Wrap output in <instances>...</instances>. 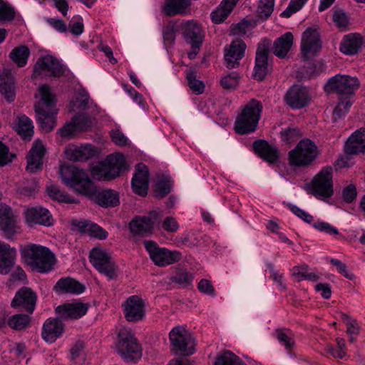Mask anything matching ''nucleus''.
I'll list each match as a JSON object with an SVG mask.
<instances>
[{"label": "nucleus", "instance_id": "1", "mask_svg": "<svg viewBox=\"0 0 365 365\" xmlns=\"http://www.w3.org/2000/svg\"><path fill=\"white\" fill-rule=\"evenodd\" d=\"M60 175L65 185L87 197H95L97 203L102 207H114L120 203L118 195L115 191H97L88 174L76 166L61 168Z\"/></svg>", "mask_w": 365, "mask_h": 365}, {"label": "nucleus", "instance_id": "2", "mask_svg": "<svg viewBox=\"0 0 365 365\" xmlns=\"http://www.w3.org/2000/svg\"><path fill=\"white\" fill-rule=\"evenodd\" d=\"M23 262L33 271L47 273L53 269L56 259L53 252L41 245L28 243L20 248Z\"/></svg>", "mask_w": 365, "mask_h": 365}, {"label": "nucleus", "instance_id": "3", "mask_svg": "<svg viewBox=\"0 0 365 365\" xmlns=\"http://www.w3.org/2000/svg\"><path fill=\"white\" fill-rule=\"evenodd\" d=\"M41 103L35 106L37 122L43 132L51 131L56 125V111L54 109V96L49 86H41L38 89Z\"/></svg>", "mask_w": 365, "mask_h": 365}, {"label": "nucleus", "instance_id": "4", "mask_svg": "<svg viewBox=\"0 0 365 365\" xmlns=\"http://www.w3.org/2000/svg\"><path fill=\"white\" fill-rule=\"evenodd\" d=\"M319 155L320 151L316 143L308 138H304L289 152V163L293 167H307L311 165Z\"/></svg>", "mask_w": 365, "mask_h": 365}, {"label": "nucleus", "instance_id": "5", "mask_svg": "<svg viewBox=\"0 0 365 365\" xmlns=\"http://www.w3.org/2000/svg\"><path fill=\"white\" fill-rule=\"evenodd\" d=\"M360 83L357 78L348 75H335L324 86L325 91L337 94L340 98L348 99L358 90Z\"/></svg>", "mask_w": 365, "mask_h": 365}, {"label": "nucleus", "instance_id": "6", "mask_svg": "<svg viewBox=\"0 0 365 365\" xmlns=\"http://www.w3.org/2000/svg\"><path fill=\"white\" fill-rule=\"evenodd\" d=\"M143 244L150 259L158 267L168 266L179 262L182 258L179 251L160 247L152 240H145Z\"/></svg>", "mask_w": 365, "mask_h": 365}, {"label": "nucleus", "instance_id": "7", "mask_svg": "<svg viewBox=\"0 0 365 365\" xmlns=\"http://www.w3.org/2000/svg\"><path fill=\"white\" fill-rule=\"evenodd\" d=\"M118 352L126 361L135 362L142 356V349L135 336L127 329L118 334Z\"/></svg>", "mask_w": 365, "mask_h": 365}, {"label": "nucleus", "instance_id": "8", "mask_svg": "<svg viewBox=\"0 0 365 365\" xmlns=\"http://www.w3.org/2000/svg\"><path fill=\"white\" fill-rule=\"evenodd\" d=\"M66 68L53 56L40 57L35 63L32 78H59L64 75Z\"/></svg>", "mask_w": 365, "mask_h": 365}, {"label": "nucleus", "instance_id": "9", "mask_svg": "<svg viewBox=\"0 0 365 365\" xmlns=\"http://www.w3.org/2000/svg\"><path fill=\"white\" fill-rule=\"evenodd\" d=\"M332 168H323L312 180L310 191L316 197L329 198L334 192L332 184Z\"/></svg>", "mask_w": 365, "mask_h": 365}, {"label": "nucleus", "instance_id": "10", "mask_svg": "<svg viewBox=\"0 0 365 365\" xmlns=\"http://www.w3.org/2000/svg\"><path fill=\"white\" fill-rule=\"evenodd\" d=\"M171 345L177 354L191 355L194 353V339L184 327L178 326L169 334Z\"/></svg>", "mask_w": 365, "mask_h": 365}, {"label": "nucleus", "instance_id": "11", "mask_svg": "<svg viewBox=\"0 0 365 365\" xmlns=\"http://www.w3.org/2000/svg\"><path fill=\"white\" fill-rule=\"evenodd\" d=\"M162 217L161 210L151 211L148 216H136L129 223L130 231L135 235L142 237L150 235Z\"/></svg>", "mask_w": 365, "mask_h": 365}, {"label": "nucleus", "instance_id": "12", "mask_svg": "<svg viewBox=\"0 0 365 365\" xmlns=\"http://www.w3.org/2000/svg\"><path fill=\"white\" fill-rule=\"evenodd\" d=\"M89 259L93 266L108 279H113L115 275L116 266L112 261L110 255L105 250L95 247L91 250Z\"/></svg>", "mask_w": 365, "mask_h": 365}, {"label": "nucleus", "instance_id": "13", "mask_svg": "<svg viewBox=\"0 0 365 365\" xmlns=\"http://www.w3.org/2000/svg\"><path fill=\"white\" fill-rule=\"evenodd\" d=\"M271 41L264 38L257 46L255 65V78L258 81L263 80L269 72L268 56Z\"/></svg>", "mask_w": 365, "mask_h": 365}, {"label": "nucleus", "instance_id": "14", "mask_svg": "<svg viewBox=\"0 0 365 365\" xmlns=\"http://www.w3.org/2000/svg\"><path fill=\"white\" fill-rule=\"evenodd\" d=\"M322 42L319 34L317 29L308 28L302 34L301 41V53L304 60L314 56L319 51Z\"/></svg>", "mask_w": 365, "mask_h": 365}, {"label": "nucleus", "instance_id": "15", "mask_svg": "<svg viewBox=\"0 0 365 365\" xmlns=\"http://www.w3.org/2000/svg\"><path fill=\"white\" fill-rule=\"evenodd\" d=\"M0 230L8 240H11L20 230L17 225V216L5 204H0Z\"/></svg>", "mask_w": 365, "mask_h": 365}, {"label": "nucleus", "instance_id": "16", "mask_svg": "<svg viewBox=\"0 0 365 365\" xmlns=\"http://www.w3.org/2000/svg\"><path fill=\"white\" fill-rule=\"evenodd\" d=\"M24 215L29 227L35 225L48 227L53 224V218L48 210L41 206L27 207L24 210Z\"/></svg>", "mask_w": 365, "mask_h": 365}, {"label": "nucleus", "instance_id": "17", "mask_svg": "<svg viewBox=\"0 0 365 365\" xmlns=\"http://www.w3.org/2000/svg\"><path fill=\"white\" fill-rule=\"evenodd\" d=\"M125 318L128 322L141 320L144 317V303L137 295L129 297L122 304Z\"/></svg>", "mask_w": 365, "mask_h": 365}, {"label": "nucleus", "instance_id": "18", "mask_svg": "<svg viewBox=\"0 0 365 365\" xmlns=\"http://www.w3.org/2000/svg\"><path fill=\"white\" fill-rule=\"evenodd\" d=\"M285 101L292 108L301 109L309 104L310 96L305 87L294 85L286 93Z\"/></svg>", "mask_w": 365, "mask_h": 365}, {"label": "nucleus", "instance_id": "19", "mask_svg": "<svg viewBox=\"0 0 365 365\" xmlns=\"http://www.w3.org/2000/svg\"><path fill=\"white\" fill-rule=\"evenodd\" d=\"M149 170L143 163H139L135 167V172L131 180L133 192L141 196H145L148 190Z\"/></svg>", "mask_w": 365, "mask_h": 365}, {"label": "nucleus", "instance_id": "20", "mask_svg": "<svg viewBox=\"0 0 365 365\" xmlns=\"http://www.w3.org/2000/svg\"><path fill=\"white\" fill-rule=\"evenodd\" d=\"M182 36L191 48H200L202 43V29L195 21H187L181 24Z\"/></svg>", "mask_w": 365, "mask_h": 365}, {"label": "nucleus", "instance_id": "21", "mask_svg": "<svg viewBox=\"0 0 365 365\" xmlns=\"http://www.w3.org/2000/svg\"><path fill=\"white\" fill-rule=\"evenodd\" d=\"M36 299V294L31 289L23 287L16 292L11 305L13 307H21L29 314H32L35 309Z\"/></svg>", "mask_w": 365, "mask_h": 365}, {"label": "nucleus", "instance_id": "22", "mask_svg": "<svg viewBox=\"0 0 365 365\" xmlns=\"http://www.w3.org/2000/svg\"><path fill=\"white\" fill-rule=\"evenodd\" d=\"M45 154V148L42 142L36 140L33 147L27 155L26 170L30 173H35L42 169L43 157Z\"/></svg>", "mask_w": 365, "mask_h": 365}, {"label": "nucleus", "instance_id": "23", "mask_svg": "<svg viewBox=\"0 0 365 365\" xmlns=\"http://www.w3.org/2000/svg\"><path fill=\"white\" fill-rule=\"evenodd\" d=\"M88 307L82 302L67 303L56 308V312L60 318L77 319L86 314Z\"/></svg>", "mask_w": 365, "mask_h": 365}, {"label": "nucleus", "instance_id": "24", "mask_svg": "<svg viewBox=\"0 0 365 365\" xmlns=\"http://www.w3.org/2000/svg\"><path fill=\"white\" fill-rule=\"evenodd\" d=\"M64 330V324L58 318L47 319L42 327V338L48 343L54 342L61 336Z\"/></svg>", "mask_w": 365, "mask_h": 365}, {"label": "nucleus", "instance_id": "25", "mask_svg": "<svg viewBox=\"0 0 365 365\" xmlns=\"http://www.w3.org/2000/svg\"><path fill=\"white\" fill-rule=\"evenodd\" d=\"M255 153L269 164L276 163L279 158V150L264 140H257L252 143Z\"/></svg>", "mask_w": 365, "mask_h": 365}, {"label": "nucleus", "instance_id": "26", "mask_svg": "<svg viewBox=\"0 0 365 365\" xmlns=\"http://www.w3.org/2000/svg\"><path fill=\"white\" fill-rule=\"evenodd\" d=\"M246 48L245 43L240 39L233 40L228 48H225V59L227 67L235 68L239 61L244 56Z\"/></svg>", "mask_w": 365, "mask_h": 365}, {"label": "nucleus", "instance_id": "27", "mask_svg": "<svg viewBox=\"0 0 365 365\" xmlns=\"http://www.w3.org/2000/svg\"><path fill=\"white\" fill-rule=\"evenodd\" d=\"M16 250L9 245L0 241V274L10 272L15 263Z\"/></svg>", "mask_w": 365, "mask_h": 365}, {"label": "nucleus", "instance_id": "28", "mask_svg": "<svg viewBox=\"0 0 365 365\" xmlns=\"http://www.w3.org/2000/svg\"><path fill=\"white\" fill-rule=\"evenodd\" d=\"M363 42V38L360 34L350 33L342 38L339 50L344 54L353 56L359 51Z\"/></svg>", "mask_w": 365, "mask_h": 365}, {"label": "nucleus", "instance_id": "29", "mask_svg": "<svg viewBox=\"0 0 365 365\" xmlns=\"http://www.w3.org/2000/svg\"><path fill=\"white\" fill-rule=\"evenodd\" d=\"M0 92L9 101L15 98V83L12 71L9 68H4L0 73Z\"/></svg>", "mask_w": 365, "mask_h": 365}, {"label": "nucleus", "instance_id": "30", "mask_svg": "<svg viewBox=\"0 0 365 365\" xmlns=\"http://www.w3.org/2000/svg\"><path fill=\"white\" fill-rule=\"evenodd\" d=\"M191 0H165L162 6V12L167 16L185 15L188 13Z\"/></svg>", "mask_w": 365, "mask_h": 365}, {"label": "nucleus", "instance_id": "31", "mask_svg": "<svg viewBox=\"0 0 365 365\" xmlns=\"http://www.w3.org/2000/svg\"><path fill=\"white\" fill-rule=\"evenodd\" d=\"M65 155L69 160L85 161L94 155V150L90 145H70L66 148Z\"/></svg>", "mask_w": 365, "mask_h": 365}, {"label": "nucleus", "instance_id": "32", "mask_svg": "<svg viewBox=\"0 0 365 365\" xmlns=\"http://www.w3.org/2000/svg\"><path fill=\"white\" fill-rule=\"evenodd\" d=\"M347 154H359L365 151V129L355 131L347 140L345 147Z\"/></svg>", "mask_w": 365, "mask_h": 365}, {"label": "nucleus", "instance_id": "33", "mask_svg": "<svg viewBox=\"0 0 365 365\" xmlns=\"http://www.w3.org/2000/svg\"><path fill=\"white\" fill-rule=\"evenodd\" d=\"M293 41V34L289 31L284 33L274 41L273 44L274 54L278 58H284L290 51Z\"/></svg>", "mask_w": 365, "mask_h": 365}, {"label": "nucleus", "instance_id": "34", "mask_svg": "<svg viewBox=\"0 0 365 365\" xmlns=\"http://www.w3.org/2000/svg\"><path fill=\"white\" fill-rule=\"evenodd\" d=\"M274 0H259L255 17L252 18V28L266 21L274 11Z\"/></svg>", "mask_w": 365, "mask_h": 365}, {"label": "nucleus", "instance_id": "35", "mask_svg": "<svg viewBox=\"0 0 365 365\" xmlns=\"http://www.w3.org/2000/svg\"><path fill=\"white\" fill-rule=\"evenodd\" d=\"M105 162L113 179L127 169L125 157L120 153L109 155L105 159Z\"/></svg>", "mask_w": 365, "mask_h": 365}, {"label": "nucleus", "instance_id": "36", "mask_svg": "<svg viewBox=\"0 0 365 365\" xmlns=\"http://www.w3.org/2000/svg\"><path fill=\"white\" fill-rule=\"evenodd\" d=\"M237 133L245 135L251 131V104H247L237 117L235 123Z\"/></svg>", "mask_w": 365, "mask_h": 365}, {"label": "nucleus", "instance_id": "37", "mask_svg": "<svg viewBox=\"0 0 365 365\" xmlns=\"http://www.w3.org/2000/svg\"><path fill=\"white\" fill-rule=\"evenodd\" d=\"M239 0H223L211 14V19L215 24L224 21L231 14Z\"/></svg>", "mask_w": 365, "mask_h": 365}, {"label": "nucleus", "instance_id": "38", "mask_svg": "<svg viewBox=\"0 0 365 365\" xmlns=\"http://www.w3.org/2000/svg\"><path fill=\"white\" fill-rule=\"evenodd\" d=\"M55 289L64 293L79 294L83 292L85 287L74 279L68 277L59 279Z\"/></svg>", "mask_w": 365, "mask_h": 365}, {"label": "nucleus", "instance_id": "39", "mask_svg": "<svg viewBox=\"0 0 365 365\" xmlns=\"http://www.w3.org/2000/svg\"><path fill=\"white\" fill-rule=\"evenodd\" d=\"M13 128L23 138H31L34 134V125L31 120L25 115L16 117Z\"/></svg>", "mask_w": 365, "mask_h": 365}, {"label": "nucleus", "instance_id": "40", "mask_svg": "<svg viewBox=\"0 0 365 365\" xmlns=\"http://www.w3.org/2000/svg\"><path fill=\"white\" fill-rule=\"evenodd\" d=\"M30 56V50L26 46L14 48L9 53L11 60L19 68L26 65Z\"/></svg>", "mask_w": 365, "mask_h": 365}, {"label": "nucleus", "instance_id": "41", "mask_svg": "<svg viewBox=\"0 0 365 365\" xmlns=\"http://www.w3.org/2000/svg\"><path fill=\"white\" fill-rule=\"evenodd\" d=\"M214 365H245L239 356L226 350L217 354Z\"/></svg>", "mask_w": 365, "mask_h": 365}, {"label": "nucleus", "instance_id": "42", "mask_svg": "<svg viewBox=\"0 0 365 365\" xmlns=\"http://www.w3.org/2000/svg\"><path fill=\"white\" fill-rule=\"evenodd\" d=\"M274 336L287 351H291L294 347L295 341L290 330L277 329L274 331Z\"/></svg>", "mask_w": 365, "mask_h": 365}, {"label": "nucleus", "instance_id": "43", "mask_svg": "<svg viewBox=\"0 0 365 365\" xmlns=\"http://www.w3.org/2000/svg\"><path fill=\"white\" fill-rule=\"evenodd\" d=\"M185 77L187 81V83L190 89L195 94H201L205 90V83L203 81L197 78V76L195 71L192 70H187L185 71Z\"/></svg>", "mask_w": 365, "mask_h": 365}, {"label": "nucleus", "instance_id": "44", "mask_svg": "<svg viewBox=\"0 0 365 365\" xmlns=\"http://www.w3.org/2000/svg\"><path fill=\"white\" fill-rule=\"evenodd\" d=\"M91 175L98 180H110L113 179L105 160L100 162L92 168Z\"/></svg>", "mask_w": 365, "mask_h": 365}, {"label": "nucleus", "instance_id": "45", "mask_svg": "<svg viewBox=\"0 0 365 365\" xmlns=\"http://www.w3.org/2000/svg\"><path fill=\"white\" fill-rule=\"evenodd\" d=\"M47 192L51 197L59 202H64L67 203H73L76 202V200L73 199L69 195L61 190L55 185H51L48 186Z\"/></svg>", "mask_w": 365, "mask_h": 365}, {"label": "nucleus", "instance_id": "46", "mask_svg": "<svg viewBox=\"0 0 365 365\" xmlns=\"http://www.w3.org/2000/svg\"><path fill=\"white\" fill-rule=\"evenodd\" d=\"M193 275L185 270H180L170 278L171 282L176 283L182 287H186L192 284Z\"/></svg>", "mask_w": 365, "mask_h": 365}, {"label": "nucleus", "instance_id": "47", "mask_svg": "<svg viewBox=\"0 0 365 365\" xmlns=\"http://www.w3.org/2000/svg\"><path fill=\"white\" fill-rule=\"evenodd\" d=\"M312 226L319 232H325L332 236H337L338 239L345 238L344 236L339 233L336 227L332 226L328 222L318 220L314 222Z\"/></svg>", "mask_w": 365, "mask_h": 365}, {"label": "nucleus", "instance_id": "48", "mask_svg": "<svg viewBox=\"0 0 365 365\" xmlns=\"http://www.w3.org/2000/svg\"><path fill=\"white\" fill-rule=\"evenodd\" d=\"M29 323V317L26 314H15L8 319L9 326L16 330L25 329Z\"/></svg>", "mask_w": 365, "mask_h": 365}, {"label": "nucleus", "instance_id": "49", "mask_svg": "<svg viewBox=\"0 0 365 365\" xmlns=\"http://www.w3.org/2000/svg\"><path fill=\"white\" fill-rule=\"evenodd\" d=\"M157 223L160 230L171 233L176 232L180 227L176 219L170 216L166 217L161 222L159 221Z\"/></svg>", "mask_w": 365, "mask_h": 365}, {"label": "nucleus", "instance_id": "50", "mask_svg": "<svg viewBox=\"0 0 365 365\" xmlns=\"http://www.w3.org/2000/svg\"><path fill=\"white\" fill-rule=\"evenodd\" d=\"M307 0H290L287 9L280 14L283 18H289L293 14L299 11Z\"/></svg>", "mask_w": 365, "mask_h": 365}, {"label": "nucleus", "instance_id": "51", "mask_svg": "<svg viewBox=\"0 0 365 365\" xmlns=\"http://www.w3.org/2000/svg\"><path fill=\"white\" fill-rule=\"evenodd\" d=\"M352 103L349 99L340 100L337 106L335 107L333 111V118L336 120L344 116L349 108H351Z\"/></svg>", "mask_w": 365, "mask_h": 365}, {"label": "nucleus", "instance_id": "52", "mask_svg": "<svg viewBox=\"0 0 365 365\" xmlns=\"http://www.w3.org/2000/svg\"><path fill=\"white\" fill-rule=\"evenodd\" d=\"M239 83V76L236 73H231L223 76L220 80L222 87L227 90H235Z\"/></svg>", "mask_w": 365, "mask_h": 365}, {"label": "nucleus", "instance_id": "53", "mask_svg": "<svg viewBox=\"0 0 365 365\" xmlns=\"http://www.w3.org/2000/svg\"><path fill=\"white\" fill-rule=\"evenodd\" d=\"M282 140L286 143L296 141L301 135L297 128H287L280 132Z\"/></svg>", "mask_w": 365, "mask_h": 365}, {"label": "nucleus", "instance_id": "54", "mask_svg": "<svg viewBox=\"0 0 365 365\" xmlns=\"http://www.w3.org/2000/svg\"><path fill=\"white\" fill-rule=\"evenodd\" d=\"M77 129L79 131L87 130L92 125V120L84 114H77L73 118Z\"/></svg>", "mask_w": 365, "mask_h": 365}, {"label": "nucleus", "instance_id": "55", "mask_svg": "<svg viewBox=\"0 0 365 365\" xmlns=\"http://www.w3.org/2000/svg\"><path fill=\"white\" fill-rule=\"evenodd\" d=\"M88 230L85 235L99 240H105L108 237V232L96 223L90 222Z\"/></svg>", "mask_w": 365, "mask_h": 365}, {"label": "nucleus", "instance_id": "56", "mask_svg": "<svg viewBox=\"0 0 365 365\" xmlns=\"http://www.w3.org/2000/svg\"><path fill=\"white\" fill-rule=\"evenodd\" d=\"M15 17L14 9L7 3L0 0V21H11Z\"/></svg>", "mask_w": 365, "mask_h": 365}, {"label": "nucleus", "instance_id": "57", "mask_svg": "<svg viewBox=\"0 0 365 365\" xmlns=\"http://www.w3.org/2000/svg\"><path fill=\"white\" fill-rule=\"evenodd\" d=\"M267 268L270 273V278L276 282L278 287H279L282 289H286V285L284 283V276L283 274H281L274 267V265L272 263L267 264Z\"/></svg>", "mask_w": 365, "mask_h": 365}, {"label": "nucleus", "instance_id": "58", "mask_svg": "<svg viewBox=\"0 0 365 365\" xmlns=\"http://www.w3.org/2000/svg\"><path fill=\"white\" fill-rule=\"evenodd\" d=\"M262 109V104L259 101L252 99V133L257 128Z\"/></svg>", "mask_w": 365, "mask_h": 365}, {"label": "nucleus", "instance_id": "59", "mask_svg": "<svg viewBox=\"0 0 365 365\" xmlns=\"http://www.w3.org/2000/svg\"><path fill=\"white\" fill-rule=\"evenodd\" d=\"M251 24L249 21L242 20L237 24L231 26V32L233 35L242 36L250 29Z\"/></svg>", "mask_w": 365, "mask_h": 365}, {"label": "nucleus", "instance_id": "60", "mask_svg": "<svg viewBox=\"0 0 365 365\" xmlns=\"http://www.w3.org/2000/svg\"><path fill=\"white\" fill-rule=\"evenodd\" d=\"M79 130L75 123L71 120V123L66 124L62 128L58 130V134L63 138H70L74 136Z\"/></svg>", "mask_w": 365, "mask_h": 365}, {"label": "nucleus", "instance_id": "61", "mask_svg": "<svg viewBox=\"0 0 365 365\" xmlns=\"http://www.w3.org/2000/svg\"><path fill=\"white\" fill-rule=\"evenodd\" d=\"M163 36L166 44L172 45L175 40V30L174 25L168 24L163 29Z\"/></svg>", "mask_w": 365, "mask_h": 365}, {"label": "nucleus", "instance_id": "62", "mask_svg": "<svg viewBox=\"0 0 365 365\" xmlns=\"http://www.w3.org/2000/svg\"><path fill=\"white\" fill-rule=\"evenodd\" d=\"M289 210L298 217L302 219L303 221L306 222L307 223H312L313 222V217L307 212L306 211L300 209L296 205L289 204L288 205Z\"/></svg>", "mask_w": 365, "mask_h": 365}, {"label": "nucleus", "instance_id": "63", "mask_svg": "<svg viewBox=\"0 0 365 365\" xmlns=\"http://www.w3.org/2000/svg\"><path fill=\"white\" fill-rule=\"evenodd\" d=\"M331 264L334 265L338 272L342 274L344 277L349 279H354L355 278V276L354 274L350 273L346 265L343 263L341 261L337 259H331L330 260Z\"/></svg>", "mask_w": 365, "mask_h": 365}, {"label": "nucleus", "instance_id": "64", "mask_svg": "<svg viewBox=\"0 0 365 365\" xmlns=\"http://www.w3.org/2000/svg\"><path fill=\"white\" fill-rule=\"evenodd\" d=\"M333 21L339 28H346L349 24L347 16L342 11H336L334 12Z\"/></svg>", "mask_w": 365, "mask_h": 365}]
</instances>
